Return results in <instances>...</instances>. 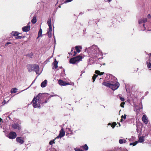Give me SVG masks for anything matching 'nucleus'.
<instances>
[{
	"mask_svg": "<svg viewBox=\"0 0 151 151\" xmlns=\"http://www.w3.org/2000/svg\"><path fill=\"white\" fill-rule=\"evenodd\" d=\"M109 2H110L112 0H107Z\"/></svg>",
	"mask_w": 151,
	"mask_h": 151,
	"instance_id": "338daca9",
	"label": "nucleus"
},
{
	"mask_svg": "<svg viewBox=\"0 0 151 151\" xmlns=\"http://www.w3.org/2000/svg\"><path fill=\"white\" fill-rule=\"evenodd\" d=\"M97 76L98 75H97L95 74H94L92 78V79L93 80V82L95 81L96 78L97 77Z\"/></svg>",
	"mask_w": 151,
	"mask_h": 151,
	"instance_id": "cd10ccee",
	"label": "nucleus"
},
{
	"mask_svg": "<svg viewBox=\"0 0 151 151\" xmlns=\"http://www.w3.org/2000/svg\"><path fill=\"white\" fill-rule=\"evenodd\" d=\"M35 80H34V81H33V82H32V84H31V85L29 87H30V86H31V85H32V84H33V83L35 82Z\"/></svg>",
	"mask_w": 151,
	"mask_h": 151,
	"instance_id": "603ef678",
	"label": "nucleus"
},
{
	"mask_svg": "<svg viewBox=\"0 0 151 151\" xmlns=\"http://www.w3.org/2000/svg\"><path fill=\"white\" fill-rule=\"evenodd\" d=\"M118 123V124H119V126L120 127V126H121V125H120V123Z\"/></svg>",
	"mask_w": 151,
	"mask_h": 151,
	"instance_id": "69168bd1",
	"label": "nucleus"
},
{
	"mask_svg": "<svg viewBox=\"0 0 151 151\" xmlns=\"http://www.w3.org/2000/svg\"><path fill=\"white\" fill-rule=\"evenodd\" d=\"M47 23L48 26L52 25L51 23V18H49L48 19L47 22Z\"/></svg>",
	"mask_w": 151,
	"mask_h": 151,
	"instance_id": "c85d7f7f",
	"label": "nucleus"
},
{
	"mask_svg": "<svg viewBox=\"0 0 151 151\" xmlns=\"http://www.w3.org/2000/svg\"><path fill=\"white\" fill-rule=\"evenodd\" d=\"M118 96L119 97L121 100L122 101H124L125 99L124 97H121L120 96Z\"/></svg>",
	"mask_w": 151,
	"mask_h": 151,
	"instance_id": "e433bc0d",
	"label": "nucleus"
},
{
	"mask_svg": "<svg viewBox=\"0 0 151 151\" xmlns=\"http://www.w3.org/2000/svg\"><path fill=\"white\" fill-rule=\"evenodd\" d=\"M75 48L77 52L78 53H79L81 52V50L79 49H82V47L80 46H76Z\"/></svg>",
	"mask_w": 151,
	"mask_h": 151,
	"instance_id": "f3484780",
	"label": "nucleus"
},
{
	"mask_svg": "<svg viewBox=\"0 0 151 151\" xmlns=\"http://www.w3.org/2000/svg\"><path fill=\"white\" fill-rule=\"evenodd\" d=\"M24 142V138L19 137V143L23 144Z\"/></svg>",
	"mask_w": 151,
	"mask_h": 151,
	"instance_id": "b1692460",
	"label": "nucleus"
},
{
	"mask_svg": "<svg viewBox=\"0 0 151 151\" xmlns=\"http://www.w3.org/2000/svg\"><path fill=\"white\" fill-rule=\"evenodd\" d=\"M47 100H45V102H43L42 103V104H44V103H47Z\"/></svg>",
	"mask_w": 151,
	"mask_h": 151,
	"instance_id": "8fccbe9b",
	"label": "nucleus"
},
{
	"mask_svg": "<svg viewBox=\"0 0 151 151\" xmlns=\"http://www.w3.org/2000/svg\"><path fill=\"white\" fill-rule=\"evenodd\" d=\"M138 143V142L135 141L134 142L130 143L129 144L130 145H133V146L136 145Z\"/></svg>",
	"mask_w": 151,
	"mask_h": 151,
	"instance_id": "c756f323",
	"label": "nucleus"
},
{
	"mask_svg": "<svg viewBox=\"0 0 151 151\" xmlns=\"http://www.w3.org/2000/svg\"><path fill=\"white\" fill-rule=\"evenodd\" d=\"M66 129L68 130V131L70 132L72 131L70 128H67Z\"/></svg>",
	"mask_w": 151,
	"mask_h": 151,
	"instance_id": "de8ad7c7",
	"label": "nucleus"
},
{
	"mask_svg": "<svg viewBox=\"0 0 151 151\" xmlns=\"http://www.w3.org/2000/svg\"><path fill=\"white\" fill-rule=\"evenodd\" d=\"M34 64H29L27 65V68L29 72H30L32 71Z\"/></svg>",
	"mask_w": 151,
	"mask_h": 151,
	"instance_id": "f8f14e48",
	"label": "nucleus"
},
{
	"mask_svg": "<svg viewBox=\"0 0 151 151\" xmlns=\"http://www.w3.org/2000/svg\"><path fill=\"white\" fill-rule=\"evenodd\" d=\"M16 134L14 132H11L8 135V137L11 139H13L15 138L16 137Z\"/></svg>",
	"mask_w": 151,
	"mask_h": 151,
	"instance_id": "9d476101",
	"label": "nucleus"
},
{
	"mask_svg": "<svg viewBox=\"0 0 151 151\" xmlns=\"http://www.w3.org/2000/svg\"><path fill=\"white\" fill-rule=\"evenodd\" d=\"M69 55H73V54L72 53V52H70L69 53Z\"/></svg>",
	"mask_w": 151,
	"mask_h": 151,
	"instance_id": "864d4df0",
	"label": "nucleus"
},
{
	"mask_svg": "<svg viewBox=\"0 0 151 151\" xmlns=\"http://www.w3.org/2000/svg\"><path fill=\"white\" fill-rule=\"evenodd\" d=\"M93 22H95V23L96 24H97V22H96V21H94V20H93Z\"/></svg>",
	"mask_w": 151,
	"mask_h": 151,
	"instance_id": "6e6d98bb",
	"label": "nucleus"
},
{
	"mask_svg": "<svg viewBox=\"0 0 151 151\" xmlns=\"http://www.w3.org/2000/svg\"><path fill=\"white\" fill-rule=\"evenodd\" d=\"M50 93H51V94L50 95V96H47V97L48 98V99H49L51 97H52L54 96H58L56 94L54 95L53 94H54V93L53 92H52Z\"/></svg>",
	"mask_w": 151,
	"mask_h": 151,
	"instance_id": "393cba45",
	"label": "nucleus"
},
{
	"mask_svg": "<svg viewBox=\"0 0 151 151\" xmlns=\"http://www.w3.org/2000/svg\"><path fill=\"white\" fill-rule=\"evenodd\" d=\"M83 14V13L81 12L80 13H79V15L82 14Z\"/></svg>",
	"mask_w": 151,
	"mask_h": 151,
	"instance_id": "e2e57ef3",
	"label": "nucleus"
},
{
	"mask_svg": "<svg viewBox=\"0 0 151 151\" xmlns=\"http://www.w3.org/2000/svg\"><path fill=\"white\" fill-rule=\"evenodd\" d=\"M65 135V132L63 128H62L60 131V133L58 135L55 139L57 138H61L63 137Z\"/></svg>",
	"mask_w": 151,
	"mask_h": 151,
	"instance_id": "423d86ee",
	"label": "nucleus"
},
{
	"mask_svg": "<svg viewBox=\"0 0 151 151\" xmlns=\"http://www.w3.org/2000/svg\"><path fill=\"white\" fill-rule=\"evenodd\" d=\"M139 24H141L142 23H144L142 19H140L139 21Z\"/></svg>",
	"mask_w": 151,
	"mask_h": 151,
	"instance_id": "ea45409f",
	"label": "nucleus"
},
{
	"mask_svg": "<svg viewBox=\"0 0 151 151\" xmlns=\"http://www.w3.org/2000/svg\"><path fill=\"white\" fill-rule=\"evenodd\" d=\"M17 141L18 142H19V138L17 137L16 139Z\"/></svg>",
	"mask_w": 151,
	"mask_h": 151,
	"instance_id": "3c124183",
	"label": "nucleus"
},
{
	"mask_svg": "<svg viewBox=\"0 0 151 151\" xmlns=\"http://www.w3.org/2000/svg\"><path fill=\"white\" fill-rule=\"evenodd\" d=\"M42 30L41 28H40L38 32V36L37 37V39H38L39 37H40L42 36Z\"/></svg>",
	"mask_w": 151,
	"mask_h": 151,
	"instance_id": "aec40b11",
	"label": "nucleus"
},
{
	"mask_svg": "<svg viewBox=\"0 0 151 151\" xmlns=\"http://www.w3.org/2000/svg\"><path fill=\"white\" fill-rule=\"evenodd\" d=\"M143 28H142L141 30L142 31L145 30V24H143Z\"/></svg>",
	"mask_w": 151,
	"mask_h": 151,
	"instance_id": "a19ab883",
	"label": "nucleus"
},
{
	"mask_svg": "<svg viewBox=\"0 0 151 151\" xmlns=\"http://www.w3.org/2000/svg\"><path fill=\"white\" fill-rule=\"evenodd\" d=\"M73 52V56H74L76 55V51H74Z\"/></svg>",
	"mask_w": 151,
	"mask_h": 151,
	"instance_id": "49530a36",
	"label": "nucleus"
},
{
	"mask_svg": "<svg viewBox=\"0 0 151 151\" xmlns=\"http://www.w3.org/2000/svg\"><path fill=\"white\" fill-rule=\"evenodd\" d=\"M83 151V150H80V149H79V150H78V151Z\"/></svg>",
	"mask_w": 151,
	"mask_h": 151,
	"instance_id": "13d9d810",
	"label": "nucleus"
},
{
	"mask_svg": "<svg viewBox=\"0 0 151 151\" xmlns=\"http://www.w3.org/2000/svg\"><path fill=\"white\" fill-rule=\"evenodd\" d=\"M30 22H29L26 26L23 27L22 29L23 32H27L29 31L30 29Z\"/></svg>",
	"mask_w": 151,
	"mask_h": 151,
	"instance_id": "0eeeda50",
	"label": "nucleus"
},
{
	"mask_svg": "<svg viewBox=\"0 0 151 151\" xmlns=\"http://www.w3.org/2000/svg\"><path fill=\"white\" fill-rule=\"evenodd\" d=\"M110 77H111V78L113 79V80L111 81L110 88L113 90L114 91L119 88L120 84L119 82H117V79L114 76L111 75Z\"/></svg>",
	"mask_w": 151,
	"mask_h": 151,
	"instance_id": "f03ea898",
	"label": "nucleus"
},
{
	"mask_svg": "<svg viewBox=\"0 0 151 151\" xmlns=\"http://www.w3.org/2000/svg\"><path fill=\"white\" fill-rule=\"evenodd\" d=\"M142 120L145 124H147L148 120L145 115H143L142 117Z\"/></svg>",
	"mask_w": 151,
	"mask_h": 151,
	"instance_id": "4468645a",
	"label": "nucleus"
},
{
	"mask_svg": "<svg viewBox=\"0 0 151 151\" xmlns=\"http://www.w3.org/2000/svg\"><path fill=\"white\" fill-rule=\"evenodd\" d=\"M47 33L48 35V36L49 38H51L52 37V33L51 32H47Z\"/></svg>",
	"mask_w": 151,
	"mask_h": 151,
	"instance_id": "f704fd0d",
	"label": "nucleus"
},
{
	"mask_svg": "<svg viewBox=\"0 0 151 151\" xmlns=\"http://www.w3.org/2000/svg\"><path fill=\"white\" fill-rule=\"evenodd\" d=\"M145 136H143L139 137V139L138 142H139L142 143L143 142L145 141Z\"/></svg>",
	"mask_w": 151,
	"mask_h": 151,
	"instance_id": "2eb2a0df",
	"label": "nucleus"
},
{
	"mask_svg": "<svg viewBox=\"0 0 151 151\" xmlns=\"http://www.w3.org/2000/svg\"><path fill=\"white\" fill-rule=\"evenodd\" d=\"M71 134V135L73 134V132L72 131V130L70 132V133H68V134H66V135L67 136V135L68 134Z\"/></svg>",
	"mask_w": 151,
	"mask_h": 151,
	"instance_id": "c03bdc74",
	"label": "nucleus"
},
{
	"mask_svg": "<svg viewBox=\"0 0 151 151\" xmlns=\"http://www.w3.org/2000/svg\"><path fill=\"white\" fill-rule=\"evenodd\" d=\"M22 37L20 36H19V39H21L22 38Z\"/></svg>",
	"mask_w": 151,
	"mask_h": 151,
	"instance_id": "bf43d9fd",
	"label": "nucleus"
},
{
	"mask_svg": "<svg viewBox=\"0 0 151 151\" xmlns=\"http://www.w3.org/2000/svg\"><path fill=\"white\" fill-rule=\"evenodd\" d=\"M18 90V89L15 88H13L11 89V93H15L17 92Z\"/></svg>",
	"mask_w": 151,
	"mask_h": 151,
	"instance_id": "6ab92c4d",
	"label": "nucleus"
},
{
	"mask_svg": "<svg viewBox=\"0 0 151 151\" xmlns=\"http://www.w3.org/2000/svg\"><path fill=\"white\" fill-rule=\"evenodd\" d=\"M11 43V42H7V43H6V44H10Z\"/></svg>",
	"mask_w": 151,
	"mask_h": 151,
	"instance_id": "052dcab7",
	"label": "nucleus"
},
{
	"mask_svg": "<svg viewBox=\"0 0 151 151\" xmlns=\"http://www.w3.org/2000/svg\"><path fill=\"white\" fill-rule=\"evenodd\" d=\"M47 81L46 80H45L43 82H42L41 84V86L42 88L45 87L47 84Z\"/></svg>",
	"mask_w": 151,
	"mask_h": 151,
	"instance_id": "dca6fc26",
	"label": "nucleus"
},
{
	"mask_svg": "<svg viewBox=\"0 0 151 151\" xmlns=\"http://www.w3.org/2000/svg\"><path fill=\"white\" fill-rule=\"evenodd\" d=\"M19 33L17 31H13L11 33V35L12 37H14L16 39L19 38Z\"/></svg>",
	"mask_w": 151,
	"mask_h": 151,
	"instance_id": "1a4fd4ad",
	"label": "nucleus"
},
{
	"mask_svg": "<svg viewBox=\"0 0 151 151\" xmlns=\"http://www.w3.org/2000/svg\"><path fill=\"white\" fill-rule=\"evenodd\" d=\"M108 125H111V123H109L108 124Z\"/></svg>",
	"mask_w": 151,
	"mask_h": 151,
	"instance_id": "4d7b16f0",
	"label": "nucleus"
},
{
	"mask_svg": "<svg viewBox=\"0 0 151 151\" xmlns=\"http://www.w3.org/2000/svg\"><path fill=\"white\" fill-rule=\"evenodd\" d=\"M58 82L59 85L60 86H65L67 85L70 84L69 83H66L65 82L61 80H59L58 81Z\"/></svg>",
	"mask_w": 151,
	"mask_h": 151,
	"instance_id": "ddd939ff",
	"label": "nucleus"
},
{
	"mask_svg": "<svg viewBox=\"0 0 151 151\" xmlns=\"http://www.w3.org/2000/svg\"><path fill=\"white\" fill-rule=\"evenodd\" d=\"M58 62L56 60V59H55L53 62L54 66L55 67V69H56L58 67Z\"/></svg>",
	"mask_w": 151,
	"mask_h": 151,
	"instance_id": "a211bd4d",
	"label": "nucleus"
},
{
	"mask_svg": "<svg viewBox=\"0 0 151 151\" xmlns=\"http://www.w3.org/2000/svg\"><path fill=\"white\" fill-rule=\"evenodd\" d=\"M49 27V31H48L47 32H51L52 31V25H50V26H48Z\"/></svg>",
	"mask_w": 151,
	"mask_h": 151,
	"instance_id": "c9c22d12",
	"label": "nucleus"
},
{
	"mask_svg": "<svg viewBox=\"0 0 151 151\" xmlns=\"http://www.w3.org/2000/svg\"><path fill=\"white\" fill-rule=\"evenodd\" d=\"M53 38H54V39H55V36H54V35H53Z\"/></svg>",
	"mask_w": 151,
	"mask_h": 151,
	"instance_id": "774afa93",
	"label": "nucleus"
},
{
	"mask_svg": "<svg viewBox=\"0 0 151 151\" xmlns=\"http://www.w3.org/2000/svg\"><path fill=\"white\" fill-rule=\"evenodd\" d=\"M127 141L125 139H120L119 140V142L120 144H122L123 143H125Z\"/></svg>",
	"mask_w": 151,
	"mask_h": 151,
	"instance_id": "4be33fe9",
	"label": "nucleus"
},
{
	"mask_svg": "<svg viewBox=\"0 0 151 151\" xmlns=\"http://www.w3.org/2000/svg\"><path fill=\"white\" fill-rule=\"evenodd\" d=\"M73 48L71 49V52H72H72H73Z\"/></svg>",
	"mask_w": 151,
	"mask_h": 151,
	"instance_id": "680f3d73",
	"label": "nucleus"
},
{
	"mask_svg": "<svg viewBox=\"0 0 151 151\" xmlns=\"http://www.w3.org/2000/svg\"><path fill=\"white\" fill-rule=\"evenodd\" d=\"M144 23L146 22L147 21V18H144L142 19Z\"/></svg>",
	"mask_w": 151,
	"mask_h": 151,
	"instance_id": "37998d69",
	"label": "nucleus"
},
{
	"mask_svg": "<svg viewBox=\"0 0 151 151\" xmlns=\"http://www.w3.org/2000/svg\"><path fill=\"white\" fill-rule=\"evenodd\" d=\"M116 125V123L115 122V123H114V124H112V125H111V127L113 128H114Z\"/></svg>",
	"mask_w": 151,
	"mask_h": 151,
	"instance_id": "58836bf2",
	"label": "nucleus"
},
{
	"mask_svg": "<svg viewBox=\"0 0 151 151\" xmlns=\"http://www.w3.org/2000/svg\"><path fill=\"white\" fill-rule=\"evenodd\" d=\"M146 64L147 65V67L148 68H150L151 67V63H150L147 62Z\"/></svg>",
	"mask_w": 151,
	"mask_h": 151,
	"instance_id": "473e14b6",
	"label": "nucleus"
},
{
	"mask_svg": "<svg viewBox=\"0 0 151 151\" xmlns=\"http://www.w3.org/2000/svg\"><path fill=\"white\" fill-rule=\"evenodd\" d=\"M73 0H65V1L64 2V3H66L68 2H69L72 1Z\"/></svg>",
	"mask_w": 151,
	"mask_h": 151,
	"instance_id": "4c0bfd02",
	"label": "nucleus"
},
{
	"mask_svg": "<svg viewBox=\"0 0 151 151\" xmlns=\"http://www.w3.org/2000/svg\"><path fill=\"white\" fill-rule=\"evenodd\" d=\"M55 139L51 140L49 143V144L50 145H52L53 144H55V142H54Z\"/></svg>",
	"mask_w": 151,
	"mask_h": 151,
	"instance_id": "72a5a7b5",
	"label": "nucleus"
},
{
	"mask_svg": "<svg viewBox=\"0 0 151 151\" xmlns=\"http://www.w3.org/2000/svg\"><path fill=\"white\" fill-rule=\"evenodd\" d=\"M95 73L97 74L100 76L103 75L104 73V72H100L98 70H96Z\"/></svg>",
	"mask_w": 151,
	"mask_h": 151,
	"instance_id": "5701e85b",
	"label": "nucleus"
},
{
	"mask_svg": "<svg viewBox=\"0 0 151 151\" xmlns=\"http://www.w3.org/2000/svg\"><path fill=\"white\" fill-rule=\"evenodd\" d=\"M12 127L14 129H16L18 127V124H13L12 125Z\"/></svg>",
	"mask_w": 151,
	"mask_h": 151,
	"instance_id": "2f4dec72",
	"label": "nucleus"
},
{
	"mask_svg": "<svg viewBox=\"0 0 151 151\" xmlns=\"http://www.w3.org/2000/svg\"><path fill=\"white\" fill-rule=\"evenodd\" d=\"M82 58V56L79 55L76 57L71 58L69 62L70 63L75 64L78 63L79 61L81 60Z\"/></svg>",
	"mask_w": 151,
	"mask_h": 151,
	"instance_id": "7ed1b4c3",
	"label": "nucleus"
},
{
	"mask_svg": "<svg viewBox=\"0 0 151 151\" xmlns=\"http://www.w3.org/2000/svg\"><path fill=\"white\" fill-rule=\"evenodd\" d=\"M111 81H109V82L104 81L102 83V85L107 87L110 88Z\"/></svg>",
	"mask_w": 151,
	"mask_h": 151,
	"instance_id": "9b49d317",
	"label": "nucleus"
},
{
	"mask_svg": "<svg viewBox=\"0 0 151 151\" xmlns=\"http://www.w3.org/2000/svg\"><path fill=\"white\" fill-rule=\"evenodd\" d=\"M79 149H78L77 148H74V150L75 151H78V150H79Z\"/></svg>",
	"mask_w": 151,
	"mask_h": 151,
	"instance_id": "09e8293b",
	"label": "nucleus"
},
{
	"mask_svg": "<svg viewBox=\"0 0 151 151\" xmlns=\"http://www.w3.org/2000/svg\"><path fill=\"white\" fill-rule=\"evenodd\" d=\"M147 17L150 19H151V16L150 14H149L148 15Z\"/></svg>",
	"mask_w": 151,
	"mask_h": 151,
	"instance_id": "a18cd8bd",
	"label": "nucleus"
},
{
	"mask_svg": "<svg viewBox=\"0 0 151 151\" xmlns=\"http://www.w3.org/2000/svg\"><path fill=\"white\" fill-rule=\"evenodd\" d=\"M125 104V103L124 102H122L121 104H120V106H121L122 107V108H124V104Z\"/></svg>",
	"mask_w": 151,
	"mask_h": 151,
	"instance_id": "79ce46f5",
	"label": "nucleus"
},
{
	"mask_svg": "<svg viewBox=\"0 0 151 151\" xmlns=\"http://www.w3.org/2000/svg\"><path fill=\"white\" fill-rule=\"evenodd\" d=\"M149 55L151 57V53L149 54Z\"/></svg>",
	"mask_w": 151,
	"mask_h": 151,
	"instance_id": "0e129e2a",
	"label": "nucleus"
},
{
	"mask_svg": "<svg viewBox=\"0 0 151 151\" xmlns=\"http://www.w3.org/2000/svg\"><path fill=\"white\" fill-rule=\"evenodd\" d=\"M32 71L35 72L37 74H38V76L40 74V73H39V66L36 64H34V68H33Z\"/></svg>",
	"mask_w": 151,
	"mask_h": 151,
	"instance_id": "6e6552de",
	"label": "nucleus"
},
{
	"mask_svg": "<svg viewBox=\"0 0 151 151\" xmlns=\"http://www.w3.org/2000/svg\"><path fill=\"white\" fill-rule=\"evenodd\" d=\"M38 99L35 97H34L32 100V103L33 107L34 108H40V104L37 103Z\"/></svg>",
	"mask_w": 151,
	"mask_h": 151,
	"instance_id": "39448f33",
	"label": "nucleus"
},
{
	"mask_svg": "<svg viewBox=\"0 0 151 151\" xmlns=\"http://www.w3.org/2000/svg\"><path fill=\"white\" fill-rule=\"evenodd\" d=\"M148 93V91H147L146 92H145V95H147V94Z\"/></svg>",
	"mask_w": 151,
	"mask_h": 151,
	"instance_id": "5fc2aeb1",
	"label": "nucleus"
},
{
	"mask_svg": "<svg viewBox=\"0 0 151 151\" xmlns=\"http://www.w3.org/2000/svg\"><path fill=\"white\" fill-rule=\"evenodd\" d=\"M49 94L48 93H39L35 97L37 99L38 101V103L40 105L42 104V100L44 98L45 96H47Z\"/></svg>",
	"mask_w": 151,
	"mask_h": 151,
	"instance_id": "20e7f679",
	"label": "nucleus"
},
{
	"mask_svg": "<svg viewBox=\"0 0 151 151\" xmlns=\"http://www.w3.org/2000/svg\"><path fill=\"white\" fill-rule=\"evenodd\" d=\"M31 22L32 24H34L37 22V19L36 16H33V19L31 20Z\"/></svg>",
	"mask_w": 151,
	"mask_h": 151,
	"instance_id": "412c9836",
	"label": "nucleus"
},
{
	"mask_svg": "<svg viewBox=\"0 0 151 151\" xmlns=\"http://www.w3.org/2000/svg\"><path fill=\"white\" fill-rule=\"evenodd\" d=\"M33 55V53L31 52L29 54H28L27 55V56L30 57V58H32Z\"/></svg>",
	"mask_w": 151,
	"mask_h": 151,
	"instance_id": "7c9ffc66",
	"label": "nucleus"
},
{
	"mask_svg": "<svg viewBox=\"0 0 151 151\" xmlns=\"http://www.w3.org/2000/svg\"><path fill=\"white\" fill-rule=\"evenodd\" d=\"M86 51L89 55L93 58L97 57L101 53V52L99 50V48L95 45H93L88 48H86L85 52Z\"/></svg>",
	"mask_w": 151,
	"mask_h": 151,
	"instance_id": "f257e3e1",
	"label": "nucleus"
},
{
	"mask_svg": "<svg viewBox=\"0 0 151 151\" xmlns=\"http://www.w3.org/2000/svg\"><path fill=\"white\" fill-rule=\"evenodd\" d=\"M121 119L120 122H123L124 120L126 118V115H122L121 116Z\"/></svg>",
	"mask_w": 151,
	"mask_h": 151,
	"instance_id": "bb28decb",
	"label": "nucleus"
},
{
	"mask_svg": "<svg viewBox=\"0 0 151 151\" xmlns=\"http://www.w3.org/2000/svg\"><path fill=\"white\" fill-rule=\"evenodd\" d=\"M82 148L85 150H87L88 149V147L86 144L82 146Z\"/></svg>",
	"mask_w": 151,
	"mask_h": 151,
	"instance_id": "a878e982",
	"label": "nucleus"
}]
</instances>
